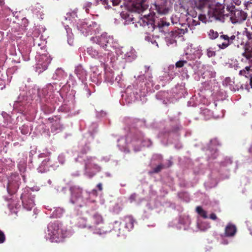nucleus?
Returning a JSON list of instances; mask_svg holds the SVG:
<instances>
[{
  "label": "nucleus",
  "instance_id": "c9c22d12",
  "mask_svg": "<svg viewBox=\"0 0 252 252\" xmlns=\"http://www.w3.org/2000/svg\"><path fill=\"white\" fill-rule=\"evenodd\" d=\"M250 85L251 86V87L252 88V76L250 78Z\"/></svg>",
  "mask_w": 252,
  "mask_h": 252
},
{
  "label": "nucleus",
  "instance_id": "2f4dec72",
  "mask_svg": "<svg viewBox=\"0 0 252 252\" xmlns=\"http://www.w3.org/2000/svg\"><path fill=\"white\" fill-rule=\"evenodd\" d=\"M236 36L234 35H231L230 37L229 36V45L233 43V41L235 39Z\"/></svg>",
  "mask_w": 252,
  "mask_h": 252
},
{
  "label": "nucleus",
  "instance_id": "f03ea898",
  "mask_svg": "<svg viewBox=\"0 0 252 252\" xmlns=\"http://www.w3.org/2000/svg\"><path fill=\"white\" fill-rule=\"evenodd\" d=\"M67 231L57 222L50 223L48 226V235L52 242H59L66 237Z\"/></svg>",
  "mask_w": 252,
  "mask_h": 252
},
{
  "label": "nucleus",
  "instance_id": "9d476101",
  "mask_svg": "<svg viewBox=\"0 0 252 252\" xmlns=\"http://www.w3.org/2000/svg\"><path fill=\"white\" fill-rule=\"evenodd\" d=\"M219 39L223 40V42L218 44L220 49H224L229 45V36L227 35L221 34L220 36Z\"/></svg>",
  "mask_w": 252,
  "mask_h": 252
},
{
  "label": "nucleus",
  "instance_id": "aec40b11",
  "mask_svg": "<svg viewBox=\"0 0 252 252\" xmlns=\"http://www.w3.org/2000/svg\"><path fill=\"white\" fill-rule=\"evenodd\" d=\"M163 167L164 166L162 164H159L156 167L154 168L152 171H150L149 174L158 173L161 171L163 168Z\"/></svg>",
  "mask_w": 252,
  "mask_h": 252
},
{
  "label": "nucleus",
  "instance_id": "b1692460",
  "mask_svg": "<svg viewBox=\"0 0 252 252\" xmlns=\"http://www.w3.org/2000/svg\"><path fill=\"white\" fill-rule=\"evenodd\" d=\"M207 55L209 58L214 57L216 55V52L212 48H209L207 50Z\"/></svg>",
  "mask_w": 252,
  "mask_h": 252
},
{
  "label": "nucleus",
  "instance_id": "f257e3e1",
  "mask_svg": "<svg viewBox=\"0 0 252 252\" xmlns=\"http://www.w3.org/2000/svg\"><path fill=\"white\" fill-rule=\"evenodd\" d=\"M104 225V220L102 215L98 213H95L88 220L80 218L78 222L79 227L87 228L91 233L100 235L106 233L107 231Z\"/></svg>",
  "mask_w": 252,
  "mask_h": 252
},
{
  "label": "nucleus",
  "instance_id": "bb28decb",
  "mask_svg": "<svg viewBox=\"0 0 252 252\" xmlns=\"http://www.w3.org/2000/svg\"><path fill=\"white\" fill-rule=\"evenodd\" d=\"M92 3L90 2H86L84 5V8L85 9V11L87 13L89 12V8L92 6Z\"/></svg>",
  "mask_w": 252,
  "mask_h": 252
},
{
  "label": "nucleus",
  "instance_id": "5701e85b",
  "mask_svg": "<svg viewBox=\"0 0 252 252\" xmlns=\"http://www.w3.org/2000/svg\"><path fill=\"white\" fill-rule=\"evenodd\" d=\"M209 36L210 38L214 39L219 36V34L217 32H215L213 30H211L209 32Z\"/></svg>",
  "mask_w": 252,
  "mask_h": 252
},
{
  "label": "nucleus",
  "instance_id": "39448f33",
  "mask_svg": "<svg viewBox=\"0 0 252 252\" xmlns=\"http://www.w3.org/2000/svg\"><path fill=\"white\" fill-rule=\"evenodd\" d=\"M209 18H213L216 20L223 21L224 17L227 14H224V5L217 4L215 6H210L208 12Z\"/></svg>",
  "mask_w": 252,
  "mask_h": 252
},
{
  "label": "nucleus",
  "instance_id": "a211bd4d",
  "mask_svg": "<svg viewBox=\"0 0 252 252\" xmlns=\"http://www.w3.org/2000/svg\"><path fill=\"white\" fill-rule=\"evenodd\" d=\"M121 17L126 20V22L133 21L134 18L132 17V15H130L128 12H123L121 14Z\"/></svg>",
  "mask_w": 252,
  "mask_h": 252
},
{
  "label": "nucleus",
  "instance_id": "ddd939ff",
  "mask_svg": "<svg viewBox=\"0 0 252 252\" xmlns=\"http://www.w3.org/2000/svg\"><path fill=\"white\" fill-rule=\"evenodd\" d=\"M21 198L24 207L27 208L28 210H31V209L34 206V204L32 200H30L29 204H28L26 198L24 195L22 194Z\"/></svg>",
  "mask_w": 252,
  "mask_h": 252
},
{
  "label": "nucleus",
  "instance_id": "423d86ee",
  "mask_svg": "<svg viewBox=\"0 0 252 252\" xmlns=\"http://www.w3.org/2000/svg\"><path fill=\"white\" fill-rule=\"evenodd\" d=\"M230 19L233 23H240L247 18L246 13L242 10H240L233 8L230 12Z\"/></svg>",
  "mask_w": 252,
  "mask_h": 252
},
{
  "label": "nucleus",
  "instance_id": "ea45409f",
  "mask_svg": "<svg viewBox=\"0 0 252 252\" xmlns=\"http://www.w3.org/2000/svg\"><path fill=\"white\" fill-rule=\"evenodd\" d=\"M201 0L203 2H206L208 1V0Z\"/></svg>",
  "mask_w": 252,
  "mask_h": 252
},
{
  "label": "nucleus",
  "instance_id": "9b49d317",
  "mask_svg": "<svg viewBox=\"0 0 252 252\" xmlns=\"http://www.w3.org/2000/svg\"><path fill=\"white\" fill-rule=\"evenodd\" d=\"M124 221L126 228L128 231L131 230L134 227V220L132 217L130 216H126L125 217Z\"/></svg>",
  "mask_w": 252,
  "mask_h": 252
},
{
  "label": "nucleus",
  "instance_id": "4c0bfd02",
  "mask_svg": "<svg viewBox=\"0 0 252 252\" xmlns=\"http://www.w3.org/2000/svg\"><path fill=\"white\" fill-rule=\"evenodd\" d=\"M115 223L116 224H118L119 225H120V222H119V221H115Z\"/></svg>",
  "mask_w": 252,
  "mask_h": 252
},
{
  "label": "nucleus",
  "instance_id": "cd10ccee",
  "mask_svg": "<svg viewBox=\"0 0 252 252\" xmlns=\"http://www.w3.org/2000/svg\"><path fill=\"white\" fill-rule=\"evenodd\" d=\"M50 158H47L46 159H45L44 160H43L41 163V166H40V168L41 167V166H48L49 164V162L50 161Z\"/></svg>",
  "mask_w": 252,
  "mask_h": 252
},
{
  "label": "nucleus",
  "instance_id": "393cba45",
  "mask_svg": "<svg viewBox=\"0 0 252 252\" xmlns=\"http://www.w3.org/2000/svg\"><path fill=\"white\" fill-rule=\"evenodd\" d=\"M170 25L169 22L164 21L163 20L160 21L158 23V27L159 29L162 28L165 26L168 27Z\"/></svg>",
  "mask_w": 252,
  "mask_h": 252
},
{
  "label": "nucleus",
  "instance_id": "58836bf2",
  "mask_svg": "<svg viewBox=\"0 0 252 252\" xmlns=\"http://www.w3.org/2000/svg\"><path fill=\"white\" fill-rule=\"evenodd\" d=\"M49 120L52 123L53 122V118H49Z\"/></svg>",
  "mask_w": 252,
  "mask_h": 252
},
{
  "label": "nucleus",
  "instance_id": "72a5a7b5",
  "mask_svg": "<svg viewBox=\"0 0 252 252\" xmlns=\"http://www.w3.org/2000/svg\"><path fill=\"white\" fill-rule=\"evenodd\" d=\"M89 150V147L87 146H86L84 147L81 151V153L83 154H85L87 153V151Z\"/></svg>",
  "mask_w": 252,
  "mask_h": 252
},
{
  "label": "nucleus",
  "instance_id": "6ab92c4d",
  "mask_svg": "<svg viewBox=\"0 0 252 252\" xmlns=\"http://www.w3.org/2000/svg\"><path fill=\"white\" fill-rule=\"evenodd\" d=\"M70 190L72 195H74L76 197L79 196L81 193V190L79 188L75 187H71Z\"/></svg>",
  "mask_w": 252,
  "mask_h": 252
},
{
  "label": "nucleus",
  "instance_id": "dca6fc26",
  "mask_svg": "<svg viewBox=\"0 0 252 252\" xmlns=\"http://www.w3.org/2000/svg\"><path fill=\"white\" fill-rule=\"evenodd\" d=\"M42 59L43 60L44 58L45 59V62L43 64L42 63H38L37 64V67L41 68H42L43 70H46L47 69L48 64L50 63L51 60L49 59L46 56H42L41 57Z\"/></svg>",
  "mask_w": 252,
  "mask_h": 252
},
{
  "label": "nucleus",
  "instance_id": "f3484780",
  "mask_svg": "<svg viewBox=\"0 0 252 252\" xmlns=\"http://www.w3.org/2000/svg\"><path fill=\"white\" fill-rule=\"evenodd\" d=\"M196 211L197 213L203 218L207 219L208 218V216L207 215V212L205 210H204L201 207L197 206L196 208Z\"/></svg>",
  "mask_w": 252,
  "mask_h": 252
},
{
  "label": "nucleus",
  "instance_id": "c03bdc74",
  "mask_svg": "<svg viewBox=\"0 0 252 252\" xmlns=\"http://www.w3.org/2000/svg\"><path fill=\"white\" fill-rule=\"evenodd\" d=\"M251 38L252 39V37H251Z\"/></svg>",
  "mask_w": 252,
  "mask_h": 252
},
{
  "label": "nucleus",
  "instance_id": "1a4fd4ad",
  "mask_svg": "<svg viewBox=\"0 0 252 252\" xmlns=\"http://www.w3.org/2000/svg\"><path fill=\"white\" fill-rule=\"evenodd\" d=\"M100 1L106 8L109 9L111 8V5L115 6L120 5L121 0H100Z\"/></svg>",
  "mask_w": 252,
  "mask_h": 252
},
{
  "label": "nucleus",
  "instance_id": "a878e982",
  "mask_svg": "<svg viewBox=\"0 0 252 252\" xmlns=\"http://www.w3.org/2000/svg\"><path fill=\"white\" fill-rule=\"evenodd\" d=\"M187 63V62L186 61H184V60L179 61L176 63L175 65H176V67L180 68V67H182L183 66H184V64Z\"/></svg>",
  "mask_w": 252,
  "mask_h": 252
},
{
  "label": "nucleus",
  "instance_id": "f8f14e48",
  "mask_svg": "<svg viewBox=\"0 0 252 252\" xmlns=\"http://www.w3.org/2000/svg\"><path fill=\"white\" fill-rule=\"evenodd\" d=\"M154 6L157 12L159 14H166L169 11V8L166 5L163 4H155Z\"/></svg>",
  "mask_w": 252,
  "mask_h": 252
},
{
  "label": "nucleus",
  "instance_id": "473e14b6",
  "mask_svg": "<svg viewBox=\"0 0 252 252\" xmlns=\"http://www.w3.org/2000/svg\"><path fill=\"white\" fill-rule=\"evenodd\" d=\"M210 219L212 220H216L217 219V217L216 216V215L214 213H212L210 215Z\"/></svg>",
  "mask_w": 252,
  "mask_h": 252
},
{
  "label": "nucleus",
  "instance_id": "0eeeda50",
  "mask_svg": "<svg viewBox=\"0 0 252 252\" xmlns=\"http://www.w3.org/2000/svg\"><path fill=\"white\" fill-rule=\"evenodd\" d=\"M138 23L143 27L147 26L149 31L153 32L155 28V21L150 18L149 15L141 18Z\"/></svg>",
  "mask_w": 252,
  "mask_h": 252
},
{
  "label": "nucleus",
  "instance_id": "c756f323",
  "mask_svg": "<svg viewBox=\"0 0 252 252\" xmlns=\"http://www.w3.org/2000/svg\"><path fill=\"white\" fill-rule=\"evenodd\" d=\"M5 241V236L4 233L0 230V244L4 243Z\"/></svg>",
  "mask_w": 252,
  "mask_h": 252
},
{
  "label": "nucleus",
  "instance_id": "c85d7f7f",
  "mask_svg": "<svg viewBox=\"0 0 252 252\" xmlns=\"http://www.w3.org/2000/svg\"><path fill=\"white\" fill-rule=\"evenodd\" d=\"M105 75L106 79L108 81H111V80L113 78V74L112 72H107L105 73Z\"/></svg>",
  "mask_w": 252,
  "mask_h": 252
},
{
  "label": "nucleus",
  "instance_id": "412c9836",
  "mask_svg": "<svg viewBox=\"0 0 252 252\" xmlns=\"http://www.w3.org/2000/svg\"><path fill=\"white\" fill-rule=\"evenodd\" d=\"M88 52L90 54L92 57L94 58H96L99 57L98 52L95 50H93L92 48H88Z\"/></svg>",
  "mask_w": 252,
  "mask_h": 252
},
{
  "label": "nucleus",
  "instance_id": "6e6552de",
  "mask_svg": "<svg viewBox=\"0 0 252 252\" xmlns=\"http://www.w3.org/2000/svg\"><path fill=\"white\" fill-rule=\"evenodd\" d=\"M237 228L235 225L228 223L225 228V235L226 237H232L235 235Z\"/></svg>",
  "mask_w": 252,
  "mask_h": 252
},
{
  "label": "nucleus",
  "instance_id": "20e7f679",
  "mask_svg": "<svg viewBox=\"0 0 252 252\" xmlns=\"http://www.w3.org/2000/svg\"><path fill=\"white\" fill-rule=\"evenodd\" d=\"M92 40L106 51H110L114 41L113 36L108 35L106 33L97 37H93Z\"/></svg>",
  "mask_w": 252,
  "mask_h": 252
},
{
  "label": "nucleus",
  "instance_id": "2eb2a0df",
  "mask_svg": "<svg viewBox=\"0 0 252 252\" xmlns=\"http://www.w3.org/2000/svg\"><path fill=\"white\" fill-rule=\"evenodd\" d=\"M75 73L80 79H83L87 75V72L81 66H78L75 70Z\"/></svg>",
  "mask_w": 252,
  "mask_h": 252
},
{
  "label": "nucleus",
  "instance_id": "4be33fe9",
  "mask_svg": "<svg viewBox=\"0 0 252 252\" xmlns=\"http://www.w3.org/2000/svg\"><path fill=\"white\" fill-rule=\"evenodd\" d=\"M92 159V157L88 158L86 160H85V168L86 170H90L91 169L92 164L91 163V160Z\"/></svg>",
  "mask_w": 252,
  "mask_h": 252
},
{
  "label": "nucleus",
  "instance_id": "79ce46f5",
  "mask_svg": "<svg viewBox=\"0 0 252 252\" xmlns=\"http://www.w3.org/2000/svg\"><path fill=\"white\" fill-rule=\"evenodd\" d=\"M197 24H199V23L194 24L195 25H197Z\"/></svg>",
  "mask_w": 252,
  "mask_h": 252
},
{
  "label": "nucleus",
  "instance_id": "e433bc0d",
  "mask_svg": "<svg viewBox=\"0 0 252 252\" xmlns=\"http://www.w3.org/2000/svg\"><path fill=\"white\" fill-rule=\"evenodd\" d=\"M4 0H0V5H3L4 3Z\"/></svg>",
  "mask_w": 252,
  "mask_h": 252
},
{
  "label": "nucleus",
  "instance_id": "4468645a",
  "mask_svg": "<svg viewBox=\"0 0 252 252\" xmlns=\"http://www.w3.org/2000/svg\"><path fill=\"white\" fill-rule=\"evenodd\" d=\"M251 66H246L245 69L241 70L239 71V74L240 75L244 76L245 77L250 78L252 76V70L251 69Z\"/></svg>",
  "mask_w": 252,
  "mask_h": 252
},
{
  "label": "nucleus",
  "instance_id": "f704fd0d",
  "mask_svg": "<svg viewBox=\"0 0 252 252\" xmlns=\"http://www.w3.org/2000/svg\"><path fill=\"white\" fill-rule=\"evenodd\" d=\"M97 187L99 190L101 191L102 190V185L101 183H99L97 185Z\"/></svg>",
  "mask_w": 252,
  "mask_h": 252
},
{
  "label": "nucleus",
  "instance_id": "a19ab883",
  "mask_svg": "<svg viewBox=\"0 0 252 252\" xmlns=\"http://www.w3.org/2000/svg\"><path fill=\"white\" fill-rule=\"evenodd\" d=\"M94 166L96 167V168L97 167V165L96 164H94Z\"/></svg>",
  "mask_w": 252,
  "mask_h": 252
},
{
  "label": "nucleus",
  "instance_id": "37998d69",
  "mask_svg": "<svg viewBox=\"0 0 252 252\" xmlns=\"http://www.w3.org/2000/svg\"><path fill=\"white\" fill-rule=\"evenodd\" d=\"M199 20H201L200 17H199Z\"/></svg>",
  "mask_w": 252,
  "mask_h": 252
},
{
  "label": "nucleus",
  "instance_id": "7c9ffc66",
  "mask_svg": "<svg viewBox=\"0 0 252 252\" xmlns=\"http://www.w3.org/2000/svg\"><path fill=\"white\" fill-rule=\"evenodd\" d=\"M137 197V194L136 193L132 194L129 197V200L130 202H132L136 200Z\"/></svg>",
  "mask_w": 252,
  "mask_h": 252
},
{
  "label": "nucleus",
  "instance_id": "7ed1b4c3",
  "mask_svg": "<svg viewBox=\"0 0 252 252\" xmlns=\"http://www.w3.org/2000/svg\"><path fill=\"white\" fill-rule=\"evenodd\" d=\"M128 8L132 11L140 13L149 7L148 0H124Z\"/></svg>",
  "mask_w": 252,
  "mask_h": 252
}]
</instances>
